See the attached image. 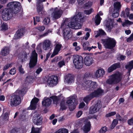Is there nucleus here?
I'll use <instances>...</instances> for the list:
<instances>
[{
	"mask_svg": "<svg viewBox=\"0 0 133 133\" xmlns=\"http://www.w3.org/2000/svg\"><path fill=\"white\" fill-rule=\"evenodd\" d=\"M84 17L82 15V13L79 12L77 15L71 18L70 19V21L68 23V25L65 24V22H64L61 24V29H62L64 37L65 39L68 40L72 37V34L69 32L70 31V28L75 29L81 28L82 25L78 22H83Z\"/></svg>",
	"mask_w": 133,
	"mask_h": 133,
	"instance_id": "f257e3e1",
	"label": "nucleus"
},
{
	"mask_svg": "<svg viewBox=\"0 0 133 133\" xmlns=\"http://www.w3.org/2000/svg\"><path fill=\"white\" fill-rule=\"evenodd\" d=\"M25 89L23 88L17 90L15 94L10 96L9 100V103L12 107H15L21 103V99L20 96H23L26 93Z\"/></svg>",
	"mask_w": 133,
	"mask_h": 133,
	"instance_id": "f03ea898",
	"label": "nucleus"
},
{
	"mask_svg": "<svg viewBox=\"0 0 133 133\" xmlns=\"http://www.w3.org/2000/svg\"><path fill=\"white\" fill-rule=\"evenodd\" d=\"M121 78V74L117 72L110 76L109 79L107 80L106 83L110 85L116 84L120 81Z\"/></svg>",
	"mask_w": 133,
	"mask_h": 133,
	"instance_id": "7ed1b4c3",
	"label": "nucleus"
},
{
	"mask_svg": "<svg viewBox=\"0 0 133 133\" xmlns=\"http://www.w3.org/2000/svg\"><path fill=\"white\" fill-rule=\"evenodd\" d=\"M102 41L106 48L110 49H112L115 47L116 44V40L113 38H111L102 39Z\"/></svg>",
	"mask_w": 133,
	"mask_h": 133,
	"instance_id": "20e7f679",
	"label": "nucleus"
},
{
	"mask_svg": "<svg viewBox=\"0 0 133 133\" xmlns=\"http://www.w3.org/2000/svg\"><path fill=\"white\" fill-rule=\"evenodd\" d=\"M21 4L17 2H13L9 3L7 5V7L12 11L14 14H16L19 11L20 8Z\"/></svg>",
	"mask_w": 133,
	"mask_h": 133,
	"instance_id": "39448f33",
	"label": "nucleus"
},
{
	"mask_svg": "<svg viewBox=\"0 0 133 133\" xmlns=\"http://www.w3.org/2000/svg\"><path fill=\"white\" fill-rule=\"evenodd\" d=\"M73 62L76 69H81L82 68L83 65V59L81 56L76 55L73 57Z\"/></svg>",
	"mask_w": 133,
	"mask_h": 133,
	"instance_id": "423d86ee",
	"label": "nucleus"
},
{
	"mask_svg": "<svg viewBox=\"0 0 133 133\" xmlns=\"http://www.w3.org/2000/svg\"><path fill=\"white\" fill-rule=\"evenodd\" d=\"M50 11L52 12L51 17L54 20L60 18L63 12L61 8L58 7L52 8L50 9Z\"/></svg>",
	"mask_w": 133,
	"mask_h": 133,
	"instance_id": "0eeeda50",
	"label": "nucleus"
},
{
	"mask_svg": "<svg viewBox=\"0 0 133 133\" xmlns=\"http://www.w3.org/2000/svg\"><path fill=\"white\" fill-rule=\"evenodd\" d=\"M97 85L96 82L87 81L82 85L84 89L88 90H91L96 88Z\"/></svg>",
	"mask_w": 133,
	"mask_h": 133,
	"instance_id": "6e6552de",
	"label": "nucleus"
},
{
	"mask_svg": "<svg viewBox=\"0 0 133 133\" xmlns=\"http://www.w3.org/2000/svg\"><path fill=\"white\" fill-rule=\"evenodd\" d=\"M37 61V54L35 50L32 52L29 63L30 68H32L36 65Z\"/></svg>",
	"mask_w": 133,
	"mask_h": 133,
	"instance_id": "1a4fd4ad",
	"label": "nucleus"
},
{
	"mask_svg": "<svg viewBox=\"0 0 133 133\" xmlns=\"http://www.w3.org/2000/svg\"><path fill=\"white\" fill-rule=\"evenodd\" d=\"M76 99L75 97L70 96L67 98L66 103L69 106L70 111H71L74 109L76 104L75 103Z\"/></svg>",
	"mask_w": 133,
	"mask_h": 133,
	"instance_id": "9d476101",
	"label": "nucleus"
},
{
	"mask_svg": "<svg viewBox=\"0 0 133 133\" xmlns=\"http://www.w3.org/2000/svg\"><path fill=\"white\" fill-rule=\"evenodd\" d=\"M33 121L35 124L38 125L42 124V119L36 111L33 113Z\"/></svg>",
	"mask_w": 133,
	"mask_h": 133,
	"instance_id": "9b49d317",
	"label": "nucleus"
},
{
	"mask_svg": "<svg viewBox=\"0 0 133 133\" xmlns=\"http://www.w3.org/2000/svg\"><path fill=\"white\" fill-rule=\"evenodd\" d=\"M12 16L11 10L10 9H5L3 11L2 17L4 20L9 19Z\"/></svg>",
	"mask_w": 133,
	"mask_h": 133,
	"instance_id": "f8f14e48",
	"label": "nucleus"
},
{
	"mask_svg": "<svg viewBox=\"0 0 133 133\" xmlns=\"http://www.w3.org/2000/svg\"><path fill=\"white\" fill-rule=\"evenodd\" d=\"M58 82V79L57 77L51 76L49 77L47 81L48 84L50 87H53L56 85Z\"/></svg>",
	"mask_w": 133,
	"mask_h": 133,
	"instance_id": "ddd939ff",
	"label": "nucleus"
},
{
	"mask_svg": "<svg viewBox=\"0 0 133 133\" xmlns=\"http://www.w3.org/2000/svg\"><path fill=\"white\" fill-rule=\"evenodd\" d=\"M42 48L45 50H47L50 48L52 46L51 41L48 39L45 40L42 43Z\"/></svg>",
	"mask_w": 133,
	"mask_h": 133,
	"instance_id": "4468645a",
	"label": "nucleus"
},
{
	"mask_svg": "<svg viewBox=\"0 0 133 133\" xmlns=\"http://www.w3.org/2000/svg\"><path fill=\"white\" fill-rule=\"evenodd\" d=\"M39 101V99L35 97L33 98L31 102L30 105L28 108L29 110L35 109L36 107L37 104Z\"/></svg>",
	"mask_w": 133,
	"mask_h": 133,
	"instance_id": "2eb2a0df",
	"label": "nucleus"
},
{
	"mask_svg": "<svg viewBox=\"0 0 133 133\" xmlns=\"http://www.w3.org/2000/svg\"><path fill=\"white\" fill-rule=\"evenodd\" d=\"M104 93V90L100 88H98L91 93V95L94 97H98L103 95Z\"/></svg>",
	"mask_w": 133,
	"mask_h": 133,
	"instance_id": "dca6fc26",
	"label": "nucleus"
},
{
	"mask_svg": "<svg viewBox=\"0 0 133 133\" xmlns=\"http://www.w3.org/2000/svg\"><path fill=\"white\" fill-rule=\"evenodd\" d=\"M62 47V45L59 43H57L55 45V49L52 54L51 57H52L58 53Z\"/></svg>",
	"mask_w": 133,
	"mask_h": 133,
	"instance_id": "f3484780",
	"label": "nucleus"
},
{
	"mask_svg": "<svg viewBox=\"0 0 133 133\" xmlns=\"http://www.w3.org/2000/svg\"><path fill=\"white\" fill-rule=\"evenodd\" d=\"M101 107V105L97 103L95 106H92L90 108L89 112L91 114L96 112L98 111Z\"/></svg>",
	"mask_w": 133,
	"mask_h": 133,
	"instance_id": "a211bd4d",
	"label": "nucleus"
},
{
	"mask_svg": "<svg viewBox=\"0 0 133 133\" xmlns=\"http://www.w3.org/2000/svg\"><path fill=\"white\" fill-rule=\"evenodd\" d=\"M92 58L91 56H87L85 57L84 59L85 64L87 66L90 65L93 63Z\"/></svg>",
	"mask_w": 133,
	"mask_h": 133,
	"instance_id": "6ab92c4d",
	"label": "nucleus"
},
{
	"mask_svg": "<svg viewBox=\"0 0 133 133\" xmlns=\"http://www.w3.org/2000/svg\"><path fill=\"white\" fill-rule=\"evenodd\" d=\"M105 74V71L102 69L97 70L94 74L95 77L97 78L102 77Z\"/></svg>",
	"mask_w": 133,
	"mask_h": 133,
	"instance_id": "aec40b11",
	"label": "nucleus"
},
{
	"mask_svg": "<svg viewBox=\"0 0 133 133\" xmlns=\"http://www.w3.org/2000/svg\"><path fill=\"white\" fill-rule=\"evenodd\" d=\"M74 80V77L71 74H68L65 76V81L68 83L71 84L73 83Z\"/></svg>",
	"mask_w": 133,
	"mask_h": 133,
	"instance_id": "412c9836",
	"label": "nucleus"
},
{
	"mask_svg": "<svg viewBox=\"0 0 133 133\" xmlns=\"http://www.w3.org/2000/svg\"><path fill=\"white\" fill-rule=\"evenodd\" d=\"M24 31L23 29H20L18 30L14 35V38L18 39L23 34Z\"/></svg>",
	"mask_w": 133,
	"mask_h": 133,
	"instance_id": "4be33fe9",
	"label": "nucleus"
},
{
	"mask_svg": "<svg viewBox=\"0 0 133 133\" xmlns=\"http://www.w3.org/2000/svg\"><path fill=\"white\" fill-rule=\"evenodd\" d=\"M82 129L85 133H87L90 131V124L89 121H88L87 123H85V125L82 128Z\"/></svg>",
	"mask_w": 133,
	"mask_h": 133,
	"instance_id": "5701e85b",
	"label": "nucleus"
},
{
	"mask_svg": "<svg viewBox=\"0 0 133 133\" xmlns=\"http://www.w3.org/2000/svg\"><path fill=\"white\" fill-rule=\"evenodd\" d=\"M120 67V65L119 63L114 64L108 68V72H110L116 69L117 68H119Z\"/></svg>",
	"mask_w": 133,
	"mask_h": 133,
	"instance_id": "b1692460",
	"label": "nucleus"
},
{
	"mask_svg": "<svg viewBox=\"0 0 133 133\" xmlns=\"http://www.w3.org/2000/svg\"><path fill=\"white\" fill-rule=\"evenodd\" d=\"M114 21L113 19H110L108 22L107 25V29L108 31L110 32L113 27Z\"/></svg>",
	"mask_w": 133,
	"mask_h": 133,
	"instance_id": "393cba45",
	"label": "nucleus"
},
{
	"mask_svg": "<svg viewBox=\"0 0 133 133\" xmlns=\"http://www.w3.org/2000/svg\"><path fill=\"white\" fill-rule=\"evenodd\" d=\"M10 51V49L9 47H5L3 48L1 51V54L2 55L6 56L9 54Z\"/></svg>",
	"mask_w": 133,
	"mask_h": 133,
	"instance_id": "a878e982",
	"label": "nucleus"
},
{
	"mask_svg": "<svg viewBox=\"0 0 133 133\" xmlns=\"http://www.w3.org/2000/svg\"><path fill=\"white\" fill-rule=\"evenodd\" d=\"M37 4V11L39 14H43L44 13L43 5L42 4Z\"/></svg>",
	"mask_w": 133,
	"mask_h": 133,
	"instance_id": "bb28decb",
	"label": "nucleus"
},
{
	"mask_svg": "<svg viewBox=\"0 0 133 133\" xmlns=\"http://www.w3.org/2000/svg\"><path fill=\"white\" fill-rule=\"evenodd\" d=\"M130 9L128 8H127L124 11L122 12L121 14V17L124 18H127L130 14Z\"/></svg>",
	"mask_w": 133,
	"mask_h": 133,
	"instance_id": "cd10ccee",
	"label": "nucleus"
},
{
	"mask_svg": "<svg viewBox=\"0 0 133 133\" xmlns=\"http://www.w3.org/2000/svg\"><path fill=\"white\" fill-rule=\"evenodd\" d=\"M51 102V101L50 99L47 98L42 101V104L45 107H48L50 105Z\"/></svg>",
	"mask_w": 133,
	"mask_h": 133,
	"instance_id": "c85d7f7f",
	"label": "nucleus"
},
{
	"mask_svg": "<svg viewBox=\"0 0 133 133\" xmlns=\"http://www.w3.org/2000/svg\"><path fill=\"white\" fill-rule=\"evenodd\" d=\"M95 34H97L95 37H97L99 36L102 35H106V34L105 32L101 29H100L98 31H95Z\"/></svg>",
	"mask_w": 133,
	"mask_h": 133,
	"instance_id": "c756f323",
	"label": "nucleus"
},
{
	"mask_svg": "<svg viewBox=\"0 0 133 133\" xmlns=\"http://www.w3.org/2000/svg\"><path fill=\"white\" fill-rule=\"evenodd\" d=\"M125 67L128 70V72L130 74L131 70L133 68V60L129 62L128 64L125 66Z\"/></svg>",
	"mask_w": 133,
	"mask_h": 133,
	"instance_id": "7c9ffc66",
	"label": "nucleus"
},
{
	"mask_svg": "<svg viewBox=\"0 0 133 133\" xmlns=\"http://www.w3.org/2000/svg\"><path fill=\"white\" fill-rule=\"evenodd\" d=\"M114 9L116 11H120L121 7V3L120 2L117 1L114 3Z\"/></svg>",
	"mask_w": 133,
	"mask_h": 133,
	"instance_id": "2f4dec72",
	"label": "nucleus"
},
{
	"mask_svg": "<svg viewBox=\"0 0 133 133\" xmlns=\"http://www.w3.org/2000/svg\"><path fill=\"white\" fill-rule=\"evenodd\" d=\"M53 100L54 104H57L60 102L59 97L56 96H53L50 97Z\"/></svg>",
	"mask_w": 133,
	"mask_h": 133,
	"instance_id": "473e14b6",
	"label": "nucleus"
},
{
	"mask_svg": "<svg viewBox=\"0 0 133 133\" xmlns=\"http://www.w3.org/2000/svg\"><path fill=\"white\" fill-rule=\"evenodd\" d=\"M133 24V23L128 20H125L124 22H122V24L124 27H128Z\"/></svg>",
	"mask_w": 133,
	"mask_h": 133,
	"instance_id": "72a5a7b5",
	"label": "nucleus"
},
{
	"mask_svg": "<svg viewBox=\"0 0 133 133\" xmlns=\"http://www.w3.org/2000/svg\"><path fill=\"white\" fill-rule=\"evenodd\" d=\"M54 133H68V130L64 128L59 129Z\"/></svg>",
	"mask_w": 133,
	"mask_h": 133,
	"instance_id": "f704fd0d",
	"label": "nucleus"
},
{
	"mask_svg": "<svg viewBox=\"0 0 133 133\" xmlns=\"http://www.w3.org/2000/svg\"><path fill=\"white\" fill-rule=\"evenodd\" d=\"M93 98V97L91 94L85 97L83 99V101L87 103Z\"/></svg>",
	"mask_w": 133,
	"mask_h": 133,
	"instance_id": "c9c22d12",
	"label": "nucleus"
},
{
	"mask_svg": "<svg viewBox=\"0 0 133 133\" xmlns=\"http://www.w3.org/2000/svg\"><path fill=\"white\" fill-rule=\"evenodd\" d=\"M102 19L98 14H97L95 17V22L97 25L99 24Z\"/></svg>",
	"mask_w": 133,
	"mask_h": 133,
	"instance_id": "e433bc0d",
	"label": "nucleus"
},
{
	"mask_svg": "<svg viewBox=\"0 0 133 133\" xmlns=\"http://www.w3.org/2000/svg\"><path fill=\"white\" fill-rule=\"evenodd\" d=\"M27 55L25 52H23L22 55L20 59H21V61L22 62H23L25 61L27 58Z\"/></svg>",
	"mask_w": 133,
	"mask_h": 133,
	"instance_id": "4c0bfd02",
	"label": "nucleus"
},
{
	"mask_svg": "<svg viewBox=\"0 0 133 133\" xmlns=\"http://www.w3.org/2000/svg\"><path fill=\"white\" fill-rule=\"evenodd\" d=\"M9 118L8 115L7 113H5L3 114L1 116L0 118L5 121H6L8 120Z\"/></svg>",
	"mask_w": 133,
	"mask_h": 133,
	"instance_id": "58836bf2",
	"label": "nucleus"
},
{
	"mask_svg": "<svg viewBox=\"0 0 133 133\" xmlns=\"http://www.w3.org/2000/svg\"><path fill=\"white\" fill-rule=\"evenodd\" d=\"M89 45V44L88 42H84L83 44L84 49L85 50H88Z\"/></svg>",
	"mask_w": 133,
	"mask_h": 133,
	"instance_id": "ea45409f",
	"label": "nucleus"
},
{
	"mask_svg": "<svg viewBox=\"0 0 133 133\" xmlns=\"http://www.w3.org/2000/svg\"><path fill=\"white\" fill-rule=\"evenodd\" d=\"M40 129V128H35L33 127L32 128L31 133H39Z\"/></svg>",
	"mask_w": 133,
	"mask_h": 133,
	"instance_id": "a19ab883",
	"label": "nucleus"
},
{
	"mask_svg": "<svg viewBox=\"0 0 133 133\" xmlns=\"http://www.w3.org/2000/svg\"><path fill=\"white\" fill-rule=\"evenodd\" d=\"M119 11H116L114 10L112 12V16L114 18H116L118 17L119 15L118 12Z\"/></svg>",
	"mask_w": 133,
	"mask_h": 133,
	"instance_id": "79ce46f5",
	"label": "nucleus"
},
{
	"mask_svg": "<svg viewBox=\"0 0 133 133\" xmlns=\"http://www.w3.org/2000/svg\"><path fill=\"white\" fill-rule=\"evenodd\" d=\"M16 69L15 68H12L9 71V74L12 75H15L16 73Z\"/></svg>",
	"mask_w": 133,
	"mask_h": 133,
	"instance_id": "37998d69",
	"label": "nucleus"
},
{
	"mask_svg": "<svg viewBox=\"0 0 133 133\" xmlns=\"http://www.w3.org/2000/svg\"><path fill=\"white\" fill-rule=\"evenodd\" d=\"M36 29L40 31H43L45 30V28L44 26H40L37 27Z\"/></svg>",
	"mask_w": 133,
	"mask_h": 133,
	"instance_id": "c03bdc74",
	"label": "nucleus"
},
{
	"mask_svg": "<svg viewBox=\"0 0 133 133\" xmlns=\"http://www.w3.org/2000/svg\"><path fill=\"white\" fill-rule=\"evenodd\" d=\"M107 131V128L106 127H102L100 129L99 132L100 133H105Z\"/></svg>",
	"mask_w": 133,
	"mask_h": 133,
	"instance_id": "a18cd8bd",
	"label": "nucleus"
},
{
	"mask_svg": "<svg viewBox=\"0 0 133 133\" xmlns=\"http://www.w3.org/2000/svg\"><path fill=\"white\" fill-rule=\"evenodd\" d=\"M18 70L20 73L22 74H23L25 73V71L24 69L22 68V65H21L18 67Z\"/></svg>",
	"mask_w": 133,
	"mask_h": 133,
	"instance_id": "49530a36",
	"label": "nucleus"
},
{
	"mask_svg": "<svg viewBox=\"0 0 133 133\" xmlns=\"http://www.w3.org/2000/svg\"><path fill=\"white\" fill-rule=\"evenodd\" d=\"M33 19L34 21V25H36L37 24L36 22H39L40 21V18L39 17L37 16L34 17L33 18Z\"/></svg>",
	"mask_w": 133,
	"mask_h": 133,
	"instance_id": "de8ad7c7",
	"label": "nucleus"
},
{
	"mask_svg": "<svg viewBox=\"0 0 133 133\" xmlns=\"http://www.w3.org/2000/svg\"><path fill=\"white\" fill-rule=\"evenodd\" d=\"M84 11V13L87 15H89L93 11V10L91 8L89 10H85Z\"/></svg>",
	"mask_w": 133,
	"mask_h": 133,
	"instance_id": "09e8293b",
	"label": "nucleus"
},
{
	"mask_svg": "<svg viewBox=\"0 0 133 133\" xmlns=\"http://www.w3.org/2000/svg\"><path fill=\"white\" fill-rule=\"evenodd\" d=\"M12 64H13L12 63H11L5 65L3 69V70H6L8 69L9 67H11Z\"/></svg>",
	"mask_w": 133,
	"mask_h": 133,
	"instance_id": "8fccbe9b",
	"label": "nucleus"
},
{
	"mask_svg": "<svg viewBox=\"0 0 133 133\" xmlns=\"http://www.w3.org/2000/svg\"><path fill=\"white\" fill-rule=\"evenodd\" d=\"M67 107L65 105L64 102H62L61 103V109L62 110L66 109Z\"/></svg>",
	"mask_w": 133,
	"mask_h": 133,
	"instance_id": "3c124183",
	"label": "nucleus"
},
{
	"mask_svg": "<svg viewBox=\"0 0 133 133\" xmlns=\"http://www.w3.org/2000/svg\"><path fill=\"white\" fill-rule=\"evenodd\" d=\"M2 29L3 30H6L8 29L7 24L3 23L2 25Z\"/></svg>",
	"mask_w": 133,
	"mask_h": 133,
	"instance_id": "603ef678",
	"label": "nucleus"
},
{
	"mask_svg": "<svg viewBox=\"0 0 133 133\" xmlns=\"http://www.w3.org/2000/svg\"><path fill=\"white\" fill-rule=\"evenodd\" d=\"M116 114L115 112H112L107 114L106 115V117H110L115 115Z\"/></svg>",
	"mask_w": 133,
	"mask_h": 133,
	"instance_id": "864d4df0",
	"label": "nucleus"
},
{
	"mask_svg": "<svg viewBox=\"0 0 133 133\" xmlns=\"http://www.w3.org/2000/svg\"><path fill=\"white\" fill-rule=\"evenodd\" d=\"M50 21V19L48 17L45 18L44 20V23L46 25L48 24L49 23Z\"/></svg>",
	"mask_w": 133,
	"mask_h": 133,
	"instance_id": "5fc2aeb1",
	"label": "nucleus"
},
{
	"mask_svg": "<svg viewBox=\"0 0 133 133\" xmlns=\"http://www.w3.org/2000/svg\"><path fill=\"white\" fill-rule=\"evenodd\" d=\"M59 58L58 57H56L51 60V63H55L59 61Z\"/></svg>",
	"mask_w": 133,
	"mask_h": 133,
	"instance_id": "6e6d98bb",
	"label": "nucleus"
},
{
	"mask_svg": "<svg viewBox=\"0 0 133 133\" xmlns=\"http://www.w3.org/2000/svg\"><path fill=\"white\" fill-rule=\"evenodd\" d=\"M65 63L64 61H62L59 62L58 65L60 68L62 67L63 65H65Z\"/></svg>",
	"mask_w": 133,
	"mask_h": 133,
	"instance_id": "4d7b16f0",
	"label": "nucleus"
},
{
	"mask_svg": "<svg viewBox=\"0 0 133 133\" xmlns=\"http://www.w3.org/2000/svg\"><path fill=\"white\" fill-rule=\"evenodd\" d=\"M133 40V33L127 39V41L128 42H130Z\"/></svg>",
	"mask_w": 133,
	"mask_h": 133,
	"instance_id": "13d9d810",
	"label": "nucleus"
},
{
	"mask_svg": "<svg viewBox=\"0 0 133 133\" xmlns=\"http://www.w3.org/2000/svg\"><path fill=\"white\" fill-rule=\"evenodd\" d=\"M92 4V3L91 2H88L85 4V7L89 8L91 6Z\"/></svg>",
	"mask_w": 133,
	"mask_h": 133,
	"instance_id": "bf43d9fd",
	"label": "nucleus"
},
{
	"mask_svg": "<svg viewBox=\"0 0 133 133\" xmlns=\"http://www.w3.org/2000/svg\"><path fill=\"white\" fill-rule=\"evenodd\" d=\"M77 2L79 5H82L85 2V0H77Z\"/></svg>",
	"mask_w": 133,
	"mask_h": 133,
	"instance_id": "052dcab7",
	"label": "nucleus"
},
{
	"mask_svg": "<svg viewBox=\"0 0 133 133\" xmlns=\"http://www.w3.org/2000/svg\"><path fill=\"white\" fill-rule=\"evenodd\" d=\"M29 43L28 42H26L23 46V48L24 49L28 48H29Z\"/></svg>",
	"mask_w": 133,
	"mask_h": 133,
	"instance_id": "680f3d73",
	"label": "nucleus"
},
{
	"mask_svg": "<svg viewBox=\"0 0 133 133\" xmlns=\"http://www.w3.org/2000/svg\"><path fill=\"white\" fill-rule=\"evenodd\" d=\"M128 124L130 125H133V118H131L128 121Z\"/></svg>",
	"mask_w": 133,
	"mask_h": 133,
	"instance_id": "e2e57ef3",
	"label": "nucleus"
},
{
	"mask_svg": "<svg viewBox=\"0 0 133 133\" xmlns=\"http://www.w3.org/2000/svg\"><path fill=\"white\" fill-rule=\"evenodd\" d=\"M42 69L41 68H39L36 70V73L38 75L42 71Z\"/></svg>",
	"mask_w": 133,
	"mask_h": 133,
	"instance_id": "0e129e2a",
	"label": "nucleus"
},
{
	"mask_svg": "<svg viewBox=\"0 0 133 133\" xmlns=\"http://www.w3.org/2000/svg\"><path fill=\"white\" fill-rule=\"evenodd\" d=\"M85 104L84 102H82L79 104V108L80 109L82 108H83V107L85 106Z\"/></svg>",
	"mask_w": 133,
	"mask_h": 133,
	"instance_id": "69168bd1",
	"label": "nucleus"
},
{
	"mask_svg": "<svg viewBox=\"0 0 133 133\" xmlns=\"http://www.w3.org/2000/svg\"><path fill=\"white\" fill-rule=\"evenodd\" d=\"M82 112L81 111H78L76 114L77 117H79L82 115Z\"/></svg>",
	"mask_w": 133,
	"mask_h": 133,
	"instance_id": "338daca9",
	"label": "nucleus"
},
{
	"mask_svg": "<svg viewBox=\"0 0 133 133\" xmlns=\"http://www.w3.org/2000/svg\"><path fill=\"white\" fill-rule=\"evenodd\" d=\"M5 100V96L3 95H0V101H3Z\"/></svg>",
	"mask_w": 133,
	"mask_h": 133,
	"instance_id": "774afa93",
	"label": "nucleus"
}]
</instances>
